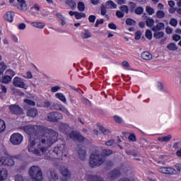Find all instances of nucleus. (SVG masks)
<instances>
[{
	"label": "nucleus",
	"instance_id": "nucleus-28",
	"mask_svg": "<svg viewBox=\"0 0 181 181\" xmlns=\"http://www.w3.org/2000/svg\"><path fill=\"white\" fill-rule=\"evenodd\" d=\"M106 6L108 9H117V4L111 0L106 2Z\"/></svg>",
	"mask_w": 181,
	"mask_h": 181
},
{
	"label": "nucleus",
	"instance_id": "nucleus-56",
	"mask_svg": "<svg viewBox=\"0 0 181 181\" xmlns=\"http://www.w3.org/2000/svg\"><path fill=\"white\" fill-rule=\"evenodd\" d=\"M141 36H142V33H141V31H136L135 33V36H134L135 40H139Z\"/></svg>",
	"mask_w": 181,
	"mask_h": 181
},
{
	"label": "nucleus",
	"instance_id": "nucleus-43",
	"mask_svg": "<svg viewBox=\"0 0 181 181\" xmlns=\"http://www.w3.org/2000/svg\"><path fill=\"white\" fill-rule=\"evenodd\" d=\"M146 11L150 16H152V15H153V13H155V9H153V8H152V7H151L149 6H147L146 7Z\"/></svg>",
	"mask_w": 181,
	"mask_h": 181
},
{
	"label": "nucleus",
	"instance_id": "nucleus-33",
	"mask_svg": "<svg viewBox=\"0 0 181 181\" xmlns=\"http://www.w3.org/2000/svg\"><path fill=\"white\" fill-rule=\"evenodd\" d=\"M122 66L124 69V70H134L132 68H131V65L127 61L122 62Z\"/></svg>",
	"mask_w": 181,
	"mask_h": 181
},
{
	"label": "nucleus",
	"instance_id": "nucleus-23",
	"mask_svg": "<svg viewBox=\"0 0 181 181\" xmlns=\"http://www.w3.org/2000/svg\"><path fill=\"white\" fill-rule=\"evenodd\" d=\"M78 153L81 160H84L86 158H87V152L86 151V149H79Z\"/></svg>",
	"mask_w": 181,
	"mask_h": 181
},
{
	"label": "nucleus",
	"instance_id": "nucleus-31",
	"mask_svg": "<svg viewBox=\"0 0 181 181\" xmlns=\"http://www.w3.org/2000/svg\"><path fill=\"white\" fill-rule=\"evenodd\" d=\"M15 181H29L26 177H24L23 175L18 174L14 176Z\"/></svg>",
	"mask_w": 181,
	"mask_h": 181
},
{
	"label": "nucleus",
	"instance_id": "nucleus-9",
	"mask_svg": "<svg viewBox=\"0 0 181 181\" xmlns=\"http://www.w3.org/2000/svg\"><path fill=\"white\" fill-rule=\"evenodd\" d=\"M60 173L62 175V180L64 181H67L70 177H71V174L70 173V171H69V169L66 167H62L60 169Z\"/></svg>",
	"mask_w": 181,
	"mask_h": 181
},
{
	"label": "nucleus",
	"instance_id": "nucleus-32",
	"mask_svg": "<svg viewBox=\"0 0 181 181\" xmlns=\"http://www.w3.org/2000/svg\"><path fill=\"white\" fill-rule=\"evenodd\" d=\"M65 4L70 6V8L72 9H76V7L77 6V4L73 0H67L66 1Z\"/></svg>",
	"mask_w": 181,
	"mask_h": 181
},
{
	"label": "nucleus",
	"instance_id": "nucleus-13",
	"mask_svg": "<svg viewBox=\"0 0 181 181\" xmlns=\"http://www.w3.org/2000/svg\"><path fill=\"white\" fill-rule=\"evenodd\" d=\"M39 11H40V6L37 4H34L30 8V13L32 14L33 16H37L39 14Z\"/></svg>",
	"mask_w": 181,
	"mask_h": 181
},
{
	"label": "nucleus",
	"instance_id": "nucleus-19",
	"mask_svg": "<svg viewBox=\"0 0 181 181\" xmlns=\"http://www.w3.org/2000/svg\"><path fill=\"white\" fill-rule=\"evenodd\" d=\"M59 180V175L55 170H52L50 171L49 181H57Z\"/></svg>",
	"mask_w": 181,
	"mask_h": 181
},
{
	"label": "nucleus",
	"instance_id": "nucleus-64",
	"mask_svg": "<svg viewBox=\"0 0 181 181\" xmlns=\"http://www.w3.org/2000/svg\"><path fill=\"white\" fill-rule=\"evenodd\" d=\"M114 142H115L114 139H110L105 142V145L107 146H112V145H114Z\"/></svg>",
	"mask_w": 181,
	"mask_h": 181
},
{
	"label": "nucleus",
	"instance_id": "nucleus-42",
	"mask_svg": "<svg viewBox=\"0 0 181 181\" xmlns=\"http://www.w3.org/2000/svg\"><path fill=\"white\" fill-rule=\"evenodd\" d=\"M24 103L26 105H31L32 107H35V105H36V103L30 99H25Z\"/></svg>",
	"mask_w": 181,
	"mask_h": 181
},
{
	"label": "nucleus",
	"instance_id": "nucleus-12",
	"mask_svg": "<svg viewBox=\"0 0 181 181\" xmlns=\"http://www.w3.org/2000/svg\"><path fill=\"white\" fill-rule=\"evenodd\" d=\"M10 111L13 114H22L23 112V110L17 105H11L10 106Z\"/></svg>",
	"mask_w": 181,
	"mask_h": 181
},
{
	"label": "nucleus",
	"instance_id": "nucleus-25",
	"mask_svg": "<svg viewBox=\"0 0 181 181\" xmlns=\"http://www.w3.org/2000/svg\"><path fill=\"white\" fill-rule=\"evenodd\" d=\"M82 39H90L91 37V33L88 30H85L81 33Z\"/></svg>",
	"mask_w": 181,
	"mask_h": 181
},
{
	"label": "nucleus",
	"instance_id": "nucleus-63",
	"mask_svg": "<svg viewBox=\"0 0 181 181\" xmlns=\"http://www.w3.org/2000/svg\"><path fill=\"white\" fill-rule=\"evenodd\" d=\"M103 23H104V20H97L95 24V28H98V26H100V25H103Z\"/></svg>",
	"mask_w": 181,
	"mask_h": 181
},
{
	"label": "nucleus",
	"instance_id": "nucleus-10",
	"mask_svg": "<svg viewBox=\"0 0 181 181\" xmlns=\"http://www.w3.org/2000/svg\"><path fill=\"white\" fill-rule=\"evenodd\" d=\"M69 137L73 141H78V142H82L84 141V137L80 134V133H77L76 132H72L69 134Z\"/></svg>",
	"mask_w": 181,
	"mask_h": 181
},
{
	"label": "nucleus",
	"instance_id": "nucleus-51",
	"mask_svg": "<svg viewBox=\"0 0 181 181\" xmlns=\"http://www.w3.org/2000/svg\"><path fill=\"white\" fill-rule=\"evenodd\" d=\"M120 11L123 12V13H129V8H128V6L123 5L120 6Z\"/></svg>",
	"mask_w": 181,
	"mask_h": 181
},
{
	"label": "nucleus",
	"instance_id": "nucleus-15",
	"mask_svg": "<svg viewBox=\"0 0 181 181\" xmlns=\"http://www.w3.org/2000/svg\"><path fill=\"white\" fill-rule=\"evenodd\" d=\"M120 175H121V171H119V170H113L109 173L108 177L114 180Z\"/></svg>",
	"mask_w": 181,
	"mask_h": 181
},
{
	"label": "nucleus",
	"instance_id": "nucleus-41",
	"mask_svg": "<svg viewBox=\"0 0 181 181\" xmlns=\"http://www.w3.org/2000/svg\"><path fill=\"white\" fill-rule=\"evenodd\" d=\"M78 9L80 11V12H84L86 9V4L83 3L82 1H80L78 3Z\"/></svg>",
	"mask_w": 181,
	"mask_h": 181
},
{
	"label": "nucleus",
	"instance_id": "nucleus-2",
	"mask_svg": "<svg viewBox=\"0 0 181 181\" xmlns=\"http://www.w3.org/2000/svg\"><path fill=\"white\" fill-rule=\"evenodd\" d=\"M112 155V151L108 149H104L103 151V156L100 155L98 151H95L90 156V166L91 168H98L105 162V156H110Z\"/></svg>",
	"mask_w": 181,
	"mask_h": 181
},
{
	"label": "nucleus",
	"instance_id": "nucleus-18",
	"mask_svg": "<svg viewBox=\"0 0 181 181\" xmlns=\"http://www.w3.org/2000/svg\"><path fill=\"white\" fill-rule=\"evenodd\" d=\"M165 29V23H158L156 25L152 28L153 32H159V30H163Z\"/></svg>",
	"mask_w": 181,
	"mask_h": 181
},
{
	"label": "nucleus",
	"instance_id": "nucleus-11",
	"mask_svg": "<svg viewBox=\"0 0 181 181\" xmlns=\"http://www.w3.org/2000/svg\"><path fill=\"white\" fill-rule=\"evenodd\" d=\"M59 131L64 134L65 135H69V133L71 130V128L69 124L66 123H59Z\"/></svg>",
	"mask_w": 181,
	"mask_h": 181
},
{
	"label": "nucleus",
	"instance_id": "nucleus-52",
	"mask_svg": "<svg viewBox=\"0 0 181 181\" xmlns=\"http://www.w3.org/2000/svg\"><path fill=\"white\" fill-rule=\"evenodd\" d=\"M60 107H62V104H59V103H54L52 105V110H57V111L60 110Z\"/></svg>",
	"mask_w": 181,
	"mask_h": 181
},
{
	"label": "nucleus",
	"instance_id": "nucleus-17",
	"mask_svg": "<svg viewBox=\"0 0 181 181\" xmlns=\"http://www.w3.org/2000/svg\"><path fill=\"white\" fill-rule=\"evenodd\" d=\"M31 26L33 28H36L37 29H43L45 26H46V24L43 22H39V21H35V22H31L30 23Z\"/></svg>",
	"mask_w": 181,
	"mask_h": 181
},
{
	"label": "nucleus",
	"instance_id": "nucleus-27",
	"mask_svg": "<svg viewBox=\"0 0 181 181\" xmlns=\"http://www.w3.org/2000/svg\"><path fill=\"white\" fill-rule=\"evenodd\" d=\"M20 5V8L21 11H28V6L26 5V1L25 0H17Z\"/></svg>",
	"mask_w": 181,
	"mask_h": 181
},
{
	"label": "nucleus",
	"instance_id": "nucleus-1",
	"mask_svg": "<svg viewBox=\"0 0 181 181\" xmlns=\"http://www.w3.org/2000/svg\"><path fill=\"white\" fill-rule=\"evenodd\" d=\"M28 135H30V142L28 149L35 155L42 156L44 155L46 159H62L63 153L66 151L64 144L56 146L52 153H49V148L53 144L59 141V133L57 132L46 128L43 126L28 125L21 127Z\"/></svg>",
	"mask_w": 181,
	"mask_h": 181
},
{
	"label": "nucleus",
	"instance_id": "nucleus-53",
	"mask_svg": "<svg viewBox=\"0 0 181 181\" xmlns=\"http://www.w3.org/2000/svg\"><path fill=\"white\" fill-rule=\"evenodd\" d=\"M61 89H62L61 86H55L51 88V91L52 93H57V91H60Z\"/></svg>",
	"mask_w": 181,
	"mask_h": 181
},
{
	"label": "nucleus",
	"instance_id": "nucleus-6",
	"mask_svg": "<svg viewBox=\"0 0 181 181\" xmlns=\"http://www.w3.org/2000/svg\"><path fill=\"white\" fill-rule=\"evenodd\" d=\"M23 141V136L19 133H14L10 136V142L12 145H21Z\"/></svg>",
	"mask_w": 181,
	"mask_h": 181
},
{
	"label": "nucleus",
	"instance_id": "nucleus-24",
	"mask_svg": "<svg viewBox=\"0 0 181 181\" xmlns=\"http://www.w3.org/2000/svg\"><path fill=\"white\" fill-rule=\"evenodd\" d=\"M171 139V134H168L167 136H160L158 138V141H159V142H169V141H170Z\"/></svg>",
	"mask_w": 181,
	"mask_h": 181
},
{
	"label": "nucleus",
	"instance_id": "nucleus-26",
	"mask_svg": "<svg viewBox=\"0 0 181 181\" xmlns=\"http://www.w3.org/2000/svg\"><path fill=\"white\" fill-rule=\"evenodd\" d=\"M141 58L144 60H152V54L149 52H144L141 54Z\"/></svg>",
	"mask_w": 181,
	"mask_h": 181
},
{
	"label": "nucleus",
	"instance_id": "nucleus-20",
	"mask_svg": "<svg viewBox=\"0 0 181 181\" xmlns=\"http://www.w3.org/2000/svg\"><path fill=\"white\" fill-rule=\"evenodd\" d=\"M8 69V66L5 64V62H0V80L4 77V74L5 73V70Z\"/></svg>",
	"mask_w": 181,
	"mask_h": 181
},
{
	"label": "nucleus",
	"instance_id": "nucleus-21",
	"mask_svg": "<svg viewBox=\"0 0 181 181\" xmlns=\"http://www.w3.org/2000/svg\"><path fill=\"white\" fill-rule=\"evenodd\" d=\"M37 110L34 108L29 109L27 112V115L31 117V118H35V117H37Z\"/></svg>",
	"mask_w": 181,
	"mask_h": 181
},
{
	"label": "nucleus",
	"instance_id": "nucleus-14",
	"mask_svg": "<svg viewBox=\"0 0 181 181\" xmlns=\"http://www.w3.org/2000/svg\"><path fill=\"white\" fill-rule=\"evenodd\" d=\"M13 18H15V13L12 11H8L4 16V18L5 19V21L9 22L10 23H12V22H13Z\"/></svg>",
	"mask_w": 181,
	"mask_h": 181
},
{
	"label": "nucleus",
	"instance_id": "nucleus-62",
	"mask_svg": "<svg viewBox=\"0 0 181 181\" xmlns=\"http://www.w3.org/2000/svg\"><path fill=\"white\" fill-rule=\"evenodd\" d=\"M18 28L20 30H25L26 29V24L22 23L18 25Z\"/></svg>",
	"mask_w": 181,
	"mask_h": 181
},
{
	"label": "nucleus",
	"instance_id": "nucleus-30",
	"mask_svg": "<svg viewBox=\"0 0 181 181\" xmlns=\"http://www.w3.org/2000/svg\"><path fill=\"white\" fill-rule=\"evenodd\" d=\"M55 15L59 19V21H61L62 26H64V25H66V18L64 16L59 13H57Z\"/></svg>",
	"mask_w": 181,
	"mask_h": 181
},
{
	"label": "nucleus",
	"instance_id": "nucleus-36",
	"mask_svg": "<svg viewBox=\"0 0 181 181\" xmlns=\"http://www.w3.org/2000/svg\"><path fill=\"white\" fill-rule=\"evenodd\" d=\"M177 171L172 167L167 168V174L166 175H176Z\"/></svg>",
	"mask_w": 181,
	"mask_h": 181
},
{
	"label": "nucleus",
	"instance_id": "nucleus-39",
	"mask_svg": "<svg viewBox=\"0 0 181 181\" xmlns=\"http://www.w3.org/2000/svg\"><path fill=\"white\" fill-rule=\"evenodd\" d=\"M99 129L101 131V132H103L104 135H110V134H111V131H110V129H105V127L103 126H100Z\"/></svg>",
	"mask_w": 181,
	"mask_h": 181
},
{
	"label": "nucleus",
	"instance_id": "nucleus-47",
	"mask_svg": "<svg viewBox=\"0 0 181 181\" xmlns=\"http://www.w3.org/2000/svg\"><path fill=\"white\" fill-rule=\"evenodd\" d=\"M156 17L158 19H163V18H165V12L163 11H158L156 12Z\"/></svg>",
	"mask_w": 181,
	"mask_h": 181
},
{
	"label": "nucleus",
	"instance_id": "nucleus-38",
	"mask_svg": "<svg viewBox=\"0 0 181 181\" xmlns=\"http://www.w3.org/2000/svg\"><path fill=\"white\" fill-rule=\"evenodd\" d=\"M163 36H165V33H163V31L156 32L153 34L155 39H160V37H163Z\"/></svg>",
	"mask_w": 181,
	"mask_h": 181
},
{
	"label": "nucleus",
	"instance_id": "nucleus-8",
	"mask_svg": "<svg viewBox=\"0 0 181 181\" xmlns=\"http://www.w3.org/2000/svg\"><path fill=\"white\" fill-rule=\"evenodd\" d=\"M13 85L14 86V87H18V88H24L25 90L28 88V86L23 81V78L18 76H15L13 78Z\"/></svg>",
	"mask_w": 181,
	"mask_h": 181
},
{
	"label": "nucleus",
	"instance_id": "nucleus-34",
	"mask_svg": "<svg viewBox=\"0 0 181 181\" xmlns=\"http://www.w3.org/2000/svg\"><path fill=\"white\" fill-rule=\"evenodd\" d=\"M59 111H62V112H64V114H66L68 117H70L71 114H70V112H69V110L63 106V105H61V107H59Z\"/></svg>",
	"mask_w": 181,
	"mask_h": 181
},
{
	"label": "nucleus",
	"instance_id": "nucleus-22",
	"mask_svg": "<svg viewBox=\"0 0 181 181\" xmlns=\"http://www.w3.org/2000/svg\"><path fill=\"white\" fill-rule=\"evenodd\" d=\"M55 97H56V98H58V100H59L60 101H62L64 104H66V103L67 102V99L66 98V95H64V94H63L62 93H56Z\"/></svg>",
	"mask_w": 181,
	"mask_h": 181
},
{
	"label": "nucleus",
	"instance_id": "nucleus-29",
	"mask_svg": "<svg viewBox=\"0 0 181 181\" xmlns=\"http://www.w3.org/2000/svg\"><path fill=\"white\" fill-rule=\"evenodd\" d=\"M0 98H4V95L6 94L8 89H6V86L4 85H0Z\"/></svg>",
	"mask_w": 181,
	"mask_h": 181
},
{
	"label": "nucleus",
	"instance_id": "nucleus-44",
	"mask_svg": "<svg viewBox=\"0 0 181 181\" xmlns=\"http://www.w3.org/2000/svg\"><path fill=\"white\" fill-rule=\"evenodd\" d=\"M134 12L136 13V15H142V13H144V8L141 6H138L136 8Z\"/></svg>",
	"mask_w": 181,
	"mask_h": 181
},
{
	"label": "nucleus",
	"instance_id": "nucleus-54",
	"mask_svg": "<svg viewBox=\"0 0 181 181\" xmlns=\"http://www.w3.org/2000/svg\"><path fill=\"white\" fill-rule=\"evenodd\" d=\"M156 87L158 90H159V91H165V90L163 89V83H162L161 82H157Z\"/></svg>",
	"mask_w": 181,
	"mask_h": 181
},
{
	"label": "nucleus",
	"instance_id": "nucleus-7",
	"mask_svg": "<svg viewBox=\"0 0 181 181\" xmlns=\"http://www.w3.org/2000/svg\"><path fill=\"white\" fill-rule=\"evenodd\" d=\"M47 119L50 122H57V121L63 119V115L59 112H52L47 115Z\"/></svg>",
	"mask_w": 181,
	"mask_h": 181
},
{
	"label": "nucleus",
	"instance_id": "nucleus-35",
	"mask_svg": "<svg viewBox=\"0 0 181 181\" xmlns=\"http://www.w3.org/2000/svg\"><path fill=\"white\" fill-rule=\"evenodd\" d=\"M154 23L155 21L153 20V18H147L146 21V26H148V28H152Z\"/></svg>",
	"mask_w": 181,
	"mask_h": 181
},
{
	"label": "nucleus",
	"instance_id": "nucleus-50",
	"mask_svg": "<svg viewBox=\"0 0 181 181\" xmlns=\"http://www.w3.org/2000/svg\"><path fill=\"white\" fill-rule=\"evenodd\" d=\"M113 119L114 121H115V122H117V124H122V122H124V120L122 119V118L119 116H114L113 117Z\"/></svg>",
	"mask_w": 181,
	"mask_h": 181
},
{
	"label": "nucleus",
	"instance_id": "nucleus-48",
	"mask_svg": "<svg viewBox=\"0 0 181 181\" xmlns=\"http://www.w3.org/2000/svg\"><path fill=\"white\" fill-rule=\"evenodd\" d=\"M136 23V21H134V19L132 18H127L126 20V24L128 25L129 26H132Z\"/></svg>",
	"mask_w": 181,
	"mask_h": 181
},
{
	"label": "nucleus",
	"instance_id": "nucleus-49",
	"mask_svg": "<svg viewBox=\"0 0 181 181\" xmlns=\"http://www.w3.org/2000/svg\"><path fill=\"white\" fill-rule=\"evenodd\" d=\"M21 76H23V78H27L28 80L33 78V75L32 74L31 71H28L26 75L21 74Z\"/></svg>",
	"mask_w": 181,
	"mask_h": 181
},
{
	"label": "nucleus",
	"instance_id": "nucleus-3",
	"mask_svg": "<svg viewBox=\"0 0 181 181\" xmlns=\"http://www.w3.org/2000/svg\"><path fill=\"white\" fill-rule=\"evenodd\" d=\"M29 175L35 181H43L42 168L37 165H33L30 168Z\"/></svg>",
	"mask_w": 181,
	"mask_h": 181
},
{
	"label": "nucleus",
	"instance_id": "nucleus-59",
	"mask_svg": "<svg viewBox=\"0 0 181 181\" xmlns=\"http://www.w3.org/2000/svg\"><path fill=\"white\" fill-rule=\"evenodd\" d=\"M116 16H117V18H124V16H125V14H124V12L121 11H116Z\"/></svg>",
	"mask_w": 181,
	"mask_h": 181
},
{
	"label": "nucleus",
	"instance_id": "nucleus-61",
	"mask_svg": "<svg viewBox=\"0 0 181 181\" xmlns=\"http://www.w3.org/2000/svg\"><path fill=\"white\" fill-rule=\"evenodd\" d=\"M170 25H171V26H177V20L175 19V18H172L170 21Z\"/></svg>",
	"mask_w": 181,
	"mask_h": 181
},
{
	"label": "nucleus",
	"instance_id": "nucleus-46",
	"mask_svg": "<svg viewBox=\"0 0 181 181\" xmlns=\"http://www.w3.org/2000/svg\"><path fill=\"white\" fill-rule=\"evenodd\" d=\"M76 13L75 15L76 19L80 20V19H83V18H86V13H79L76 11Z\"/></svg>",
	"mask_w": 181,
	"mask_h": 181
},
{
	"label": "nucleus",
	"instance_id": "nucleus-40",
	"mask_svg": "<svg viewBox=\"0 0 181 181\" xmlns=\"http://www.w3.org/2000/svg\"><path fill=\"white\" fill-rule=\"evenodd\" d=\"M168 50H171L172 52H175V50H177V45L175 43H170L167 46Z\"/></svg>",
	"mask_w": 181,
	"mask_h": 181
},
{
	"label": "nucleus",
	"instance_id": "nucleus-45",
	"mask_svg": "<svg viewBox=\"0 0 181 181\" xmlns=\"http://www.w3.org/2000/svg\"><path fill=\"white\" fill-rule=\"evenodd\" d=\"M6 129V125L5 124V122L0 119V134L4 132V130Z\"/></svg>",
	"mask_w": 181,
	"mask_h": 181
},
{
	"label": "nucleus",
	"instance_id": "nucleus-55",
	"mask_svg": "<svg viewBox=\"0 0 181 181\" xmlns=\"http://www.w3.org/2000/svg\"><path fill=\"white\" fill-rule=\"evenodd\" d=\"M146 37L148 39V40L152 39V31H151V30H147L146 31Z\"/></svg>",
	"mask_w": 181,
	"mask_h": 181
},
{
	"label": "nucleus",
	"instance_id": "nucleus-16",
	"mask_svg": "<svg viewBox=\"0 0 181 181\" xmlns=\"http://www.w3.org/2000/svg\"><path fill=\"white\" fill-rule=\"evenodd\" d=\"M8 179V170L6 168H0V181Z\"/></svg>",
	"mask_w": 181,
	"mask_h": 181
},
{
	"label": "nucleus",
	"instance_id": "nucleus-37",
	"mask_svg": "<svg viewBox=\"0 0 181 181\" xmlns=\"http://www.w3.org/2000/svg\"><path fill=\"white\" fill-rule=\"evenodd\" d=\"M129 8L130 12H134L135 9H136V4L132 1L129 2Z\"/></svg>",
	"mask_w": 181,
	"mask_h": 181
},
{
	"label": "nucleus",
	"instance_id": "nucleus-57",
	"mask_svg": "<svg viewBox=\"0 0 181 181\" xmlns=\"http://www.w3.org/2000/svg\"><path fill=\"white\" fill-rule=\"evenodd\" d=\"M167 168L166 167H161L158 169L160 173H163L164 175L167 174Z\"/></svg>",
	"mask_w": 181,
	"mask_h": 181
},
{
	"label": "nucleus",
	"instance_id": "nucleus-60",
	"mask_svg": "<svg viewBox=\"0 0 181 181\" xmlns=\"http://www.w3.org/2000/svg\"><path fill=\"white\" fill-rule=\"evenodd\" d=\"M108 28L112 29V30H117V25L114 23H110L108 24Z\"/></svg>",
	"mask_w": 181,
	"mask_h": 181
},
{
	"label": "nucleus",
	"instance_id": "nucleus-4",
	"mask_svg": "<svg viewBox=\"0 0 181 181\" xmlns=\"http://www.w3.org/2000/svg\"><path fill=\"white\" fill-rule=\"evenodd\" d=\"M16 76L15 71L8 69L5 71L4 75L1 78L0 81L3 84H9L12 81V78Z\"/></svg>",
	"mask_w": 181,
	"mask_h": 181
},
{
	"label": "nucleus",
	"instance_id": "nucleus-58",
	"mask_svg": "<svg viewBox=\"0 0 181 181\" xmlns=\"http://www.w3.org/2000/svg\"><path fill=\"white\" fill-rule=\"evenodd\" d=\"M95 19H97V17L94 15H90L88 17V21L90 23H94V22H95Z\"/></svg>",
	"mask_w": 181,
	"mask_h": 181
},
{
	"label": "nucleus",
	"instance_id": "nucleus-5",
	"mask_svg": "<svg viewBox=\"0 0 181 181\" xmlns=\"http://www.w3.org/2000/svg\"><path fill=\"white\" fill-rule=\"evenodd\" d=\"M15 165V160L11 156H4L0 157V166H9L10 168Z\"/></svg>",
	"mask_w": 181,
	"mask_h": 181
}]
</instances>
